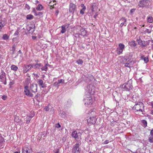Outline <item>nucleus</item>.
Returning <instances> with one entry per match:
<instances>
[{
	"label": "nucleus",
	"mask_w": 153,
	"mask_h": 153,
	"mask_svg": "<svg viewBox=\"0 0 153 153\" xmlns=\"http://www.w3.org/2000/svg\"><path fill=\"white\" fill-rule=\"evenodd\" d=\"M50 66V65L45 64L44 66L42 67L40 69L42 71H47L48 69V67Z\"/></svg>",
	"instance_id": "18"
},
{
	"label": "nucleus",
	"mask_w": 153,
	"mask_h": 153,
	"mask_svg": "<svg viewBox=\"0 0 153 153\" xmlns=\"http://www.w3.org/2000/svg\"><path fill=\"white\" fill-rule=\"evenodd\" d=\"M36 10L41 11L43 8V7L41 4H39L37 5L35 8Z\"/></svg>",
	"instance_id": "20"
},
{
	"label": "nucleus",
	"mask_w": 153,
	"mask_h": 153,
	"mask_svg": "<svg viewBox=\"0 0 153 153\" xmlns=\"http://www.w3.org/2000/svg\"><path fill=\"white\" fill-rule=\"evenodd\" d=\"M72 137L74 138L76 140V139L78 138V136L77 134H71Z\"/></svg>",
	"instance_id": "44"
},
{
	"label": "nucleus",
	"mask_w": 153,
	"mask_h": 153,
	"mask_svg": "<svg viewBox=\"0 0 153 153\" xmlns=\"http://www.w3.org/2000/svg\"><path fill=\"white\" fill-rule=\"evenodd\" d=\"M59 150L58 149H56L54 151L55 153H59Z\"/></svg>",
	"instance_id": "50"
},
{
	"label": "nucleus",
	"mask_w": 153,
	"mask_h": 153,
	"mask_svg": "<svg viewBox=\"0 0 153 153\" xmlns=\"http://www.w3.org/2000/svg\"><path fill=\"white\" fill-rule=\"evenodd\" d=\"M11 69L12 70L14 71H16L18 69V67L15 65H12L11 67Z\"/></svg>",
	"instance_id": "29"
},
{
	"label": "nucleus",
	"mask_w": 153,
	"mask_h": 153,
	"mask_svg": "<svg viewBox=\"0 0 153 153\" xmlns=\"http://www.w3.org/2000/svg\"><path fill=\"white\" fill-rule=\"evenodd\" d=\"M42 66V65L41 63H37L35 65L34 64L33 66H34L35 68L39 69L41 68Z\"/></svg>",
	"instance_id": "24"
},
{
	"label": "nucleus",
	"mask_w": 153,
	"mask_h": 153,
	"mask_svg": "<svg viewBox=\"0 0 153 153\" xmlns=\"http://www.w3.org/2000/svg\"><path fill=\"white\" fill-rule=\"evenodd\" d=\"M125 48V45L122 43H120L118 45V47L116 49L117 53L118 55L122 53Z\"/></svg>",
	"instance_id": "6"
},
{
	"label": "nucleus",
	"mask_w": 153,
	"mask_h": 153,
	"mask_svg": "<svg viewBox=\"0 0 153 153\" xmlns=\"http://www.w3.org/2000/svg\"><path fill=\"white\" fill-rule=\"evenodd\" d=\"M76 62L79 65H82L83 63V61L82 59H79L76 61Z\"/></svg>",
	"instance_id": "36"
},
{
	"label": "nucleus",
	"mask_w": 153,
	"mask_h": 153,
	"mask_svg": "<svg viewBox=\"0 0 153 153\" xmlns=\"http://www.w3.org/2000/svg\"><path fill=\"white\" fill-rule=\"evenodd\" d=\"M14 120L17 123H19L20 122V120L19 117H15Z\"/></svg>",
	"instance_id": "34"
},
{
	"label": "nucleus",
	"mask_w": 153,
	"mask_h": 153,
	"mask_svg": "<svg viewBox=\"0 0 153 153\" xmlns=\"http://www.w3.org/2000/svg\"><path fill=\"white\" fill-rule=\"evenodd\" d=\"M61 33H64L66 32V25H64L61 26Z\"/></svg>",
	"instance_id": "25"
},
{
	"label": "nucleus",
	"mask_w": 153,
	"mask_h": 153,
	"mask_svg": "<svg viewBox=\"0 0 153 153\" xmlns=\"http://www.w3.org/2000/svg\"><path fill=\"white\" fill-rule=\"evenodd\" d=\"M5 24L4 21L0 20V31H1L2 28L4 26Z\"/></svg>",
	"instance_id": "26"
},
{
	"label": "nucleus",
	"mask_w": 153,
	"mask_h": 153,
	"mask_svg": "<svg viewBox=\"0 0 153 153\" xmlns=\"http://www.w3.org/2000/svg\"><path fill=\"white\" fill-rule=\"evenodd\" d=\"M2 82H3V83L5 85L6 84V79H5L4 80H2Z\"/></svg>",
	"instance_id": "48"
},
{
	"label": "nucleus",
	"mask_w": 153,
	"mask_h": 153,
	"mask_svg": "<svg viewBox=\"0 0 153 153\" xmlns=\"http://www.w3.org/2000/svg\"><path fill=\"white\" fill-rule=\"evenodd\" d=\"M150 134H153V128L150 131Z\"/></svg>",
	"instance_id": "59"
},
{
	"label": "nucleus",
	"mask_w": 153,
	"mask_h": 153,
	"mask_svg": "<svg viewBox=\"0 0 153 153\" xmlns=\"http://www.w3.org/2000/svg\"><path fill=\"white\" fill-rule=\"evenodd\" d=\"M81 145L80 143H76L75 144L72 149V151L74 153H80L81 149L79 146Z\"/></svg>",
	"instance_id": "5"
},
{
	"label": "nucleus",
	"mask_w": 153,
	"mask_h": 153,
	"mask_svg": "<svg viewBox=\"0 0 153 153\" xmlns=\"http://www.w3.org/2000/svg\"><path fill=\"white\" fill-rule=\"evenodd\" d=\"M24 93L26 95L28 96L33 97V95L30 92L27 86H25L24 87Z\"/></svg>",
	"instance_id": "9"
},
{
	"label": "nucleus",
	"mask_w": 153,
	"mask_h": 153,
	"mask_svg": "<svg viewBox=\"0 0 153 153\" xmlns=\"http://www.w3.org/2000/svg\"><path fill=\"white\" fill-rule=\"evenodd\" d=\"M58 83L59 84L61 83H64V80L62 79H59L58 81Z\"/></svg>",
	"instance_id": "43"
},
{
	"label": "nucleus",
	"mask_w": 153,
	"mask_h": 153,
	"mask_svg": "<svg viewBox=\"0 0 153 153\" xmlns=\"http://www.w3.org/2000/svg\"><path fill=\"white\" fill-rule=\"evenodd\" d=\"M144 105L143 103L140 102L136 104L133 107L132 109L136 111L143 112L144 111Z\"/></svg>",
	"instance_id": "2"
},
{
	"label": "nucleus",
	"mask_w": 153,
	"mask_h": 153,
	"mask_svg": "<svg viewBox=\"0 0 153 153\" xmlns=\"http://www.w3.org/2000/svg\"><path fill=\"white\" fill-rule=\"evenodd\" d=\"M147 41V44H148V45H149L150 43H151V45H152V48H153V40H149Z\"/></svg>",
	"instance_id": "32"
},
{
	"label": "nucleus",
	"mask_w": 153,
	"mask_h": 153,
	"mask_svg": "<svg viewBox=\"0 0 153 153\" xmlns=\"http://www.w3.org/2000/svg\"><path fill=\"white\" fill-rule=\"evenodd\" d=\"M134 9H132L131 10V12H132L133 11H134Z\"/></svg>",
	"instance_id": "62"
},
{
	"label": "nucleus",
	"mask_w": 153,
	"mask_h": 153,
	"mask_svg": "<svg viewBox=\"0 0 153 153\" xmlns=\"http://www.w3.org/2000/svg\"><path fill=\"white\" fill-rule=\"evenodd\" d=\"M55 126L56 128H58L61 127V126L59 123H58L56 124Z\"/></svg>",
	"instance_id": "42"
},
{
	"label": "nucleus",
	"mask_w": 153,
	"mask_h": 153,
	"mask_svg": "<svg viewBox=\"0 0 153 153\" xmlns=\"http://www.w3.org/2000/svg\"><path fill=\"white\" fill-rule=\"evenodd\" d=\"M104 129V128H100L99 129V132L100 133H104V132H103L102 131V130Z\"/></svg>",
	"instance_id": "41"
},
{
	"label": "nucleus",
	"mask_w": 153,
	"mask_h": 153,
	"mask_svg": "<svg viewBox=\"0 0 153 153\" xmlns=\"http://www.w3.org/2000/svg\"><path fill=\"white\" fill-rule=\"evenodd\" d=\"M66 25V28H68L69 26V24H68L67 25Z\"/></svg>",
	"instance_id": "55"
},
{
	"label": "nucleus",
	"mask_w": 153,
	"mask_h": 153,
	"mask_svg": "<svg viewBox=\"0 0 153 153\" xmlns=\"http://www.w3.org/2000/svg\"><path fill=\"white\" fill-rule=\"evenodd\" d=\"M84 102L85 105L88 107H90L93 102L91 95H88L86 96L84 100Z\"/></svg>",
	"instance_id": "1"
},
{
	"label": "nucleus",
	"mask_w": 153,
	"mask_h": 153,
	"mask_svg": "<svg viewBox=\"0 0 153 153\" xmlns=\"http://www.w3.org/2000/svg\"><path fill=\"white\" fill-rule=\"evenodd\" d=\"M147 22L152 23L153 22V18L151 16H149L147 18Z\"/></svg>",
	"instance_id": "19"
},
{
	"label": "nucleus",
	"mask_w": 153,
	"mask_h": 153,
	"mask_svg": "<svg viewBox=\"0 0 153 153\" xmlns=\"http://www.w3.org/2000/svg\"><path fill=\"white\" fill-rule=\"evenodd\" d=\"M97 119L94 117H90L87 120V122L89 124H94L95 123Z\"/></svg>",
	"instance_id": "10"
},
{
	"label": "nucleus",
	"mask_w": 153,
	"mask_h": 153,
	"mask_svg": "<svg viewBox=\"0 0 153 153\" xmlns=\"http://www.w3.org/2000/svg\"><path fill=\"white\" fill-rule=\"evenodd\" d=\"M120 21L121 23L120 24V26L121 27H122L123 25L126 26V19L125 18H122L120 20Z\"/></svg>",
	"instance_id": "15"
},
{
	"label": "nucleus",
	"mask_w": 153,
	"mask_h": 153,
	"mask_svg": "<svg viewBox=\"0 0 153 153\" xmlns=\"http://www.w3.org/2000/svg\"><path fill=\"white\" fill-rule=\"evenodd\" d=\"M56 14L57 15L59 13V11L58 10H56Z\"/></svg>",
	"instance_id": "60"
},
{
	"label": "nucleus",
	"mask_w": 153,
	"mask_h": 153,
	"mask_svg": "<svg viewBox=\"0 0 153 153\" xmlns=\"http://www.w3.org/2000/svg\"><path fill=\"white\" fill-rule=\"evenodd\" d=\"M45 110L46 111H48L49 110V108H48V106H46L45 108Z\"/></svg>",
	"instance_id": "47"
},
{
	"label": "nucleus",
	"mask_w": 153,
	"mask_h": 153,
	"mask_svg": "<svg viewBox=\"0 0 153 153\" xmlns=\"http://www.w3.org/2000/svg\"><path fill=\"white\" fill-rule=\"evenodd\" d=\"M82 33H84V34H83V33H81V35L83 36H84L85 34V31L84 30H83L82 31Z\"/></svg>",
	"instance_id": "49"
},
{
	"label": "nucleus",
	"mask_w": 153,
	"mask_h": 153,
	"mask_svg": "<svg viewBox=\"0 0 153 153\" xmlns=\"http://www.w3.org/2000/svg\"><path fill=\"white\" fill-rule=\"evenodd\" d=\"M2 98L3 100H5L7 98V96L6 95H3L2 96Z\"/></svg>",
	"instance_id": "45"
},
{
	"label": "nucleus",
	"mask_w": 153,
	"mask_h": 153,
	"mask_svg": "<svg viewBox=\"0 0 153 153\" xmlns=\"http://www.w3.org/2000/svg\"><path fill=\"white\" fill-rule=\"evenodd\" d=\"M36 37L35 36H32L33 39H34V40L35 39H36Z\"/></svg>",
	"instance_id": "56"
},
{
	"label": "nucleus",
	"mask_w": 153,
	"mask_h": 153,
	"mask_svg": "<svg viewBox=\"0 0 153 153\" xmlns=\"http://www.w3.org/2000/svg\"><path fill=\"white\" fill-rule=\"evenodd\" d=\"M151 32V29H146L144 31L143 33L144 34L150 33Z\"/></svg>",
	"instance_id": "31"
},
{
	"label": "nucleus",
	"mask_w": 153,
	"mask_h": 153,
	"mask_svg": "<svg viewBox=\"0 0 153 153\" xmlns=\"http://www.w3.org/2000/svg\"><path fill=\"white\" fill-rule=\"evenodd\" d=\"M59 84V83H58V82H56L54 83V85L55 86H56L58 85Z\"/></svg>",
	"instance_id": "53"
},
{
	"label": "nucleus",
	"mask_w": 153,
	"mask_h": 153,
	"mask_svg": "<svg viewBox=\"0 0 153 153\" xmlns=\"http://www.w3.org/2000/svg\"><path fill=\"white\" fill-rule=\"evenodd\" d=\"M22 153H30L31 151V148L28 146L25 145L22 148Z\"/></svg>",
	"instance_id": "8"
},
{
	"label": "nucleus",
	"mask_w": 153,
	"mask_h": 153,
	"mask_svg": "<svg viewBox=\"0 0 153 153\" xmlns=\"http://www.w3.org/2000/svg\"><path fill=\"white\" fill-rule=\"evenodd\" d=\"M97 16V14H95L94 16V17L95 18H96Z\"/></svg>",
	"instance_id": "58"
},
{
	"label": "nucleus",
	"mask_w": 153,
	"mask_h": 153,
	"mask_svg": "<svg viewBox=\"0 0 153 153\" xmlns=\"http://www.w3.org/2000/svg\"><path fill=\"white\" fill-rule=\"evenodd\" d=\"M34 64H30L29 65H24L23 72L26 73L27 71L30 70L33 67Z\"/></svg>",
	"instance_id": "7"
},
{
	"label": "nucleus",
	"mask_w": 153,
	"mask_h": 153,
	"mask_svg": "<svg viewBox=\"0 0 153 153\" xmlns=\"http://www.w3.org/2000/svg\"><path fill=\"white\" fill-rule=\"evenodd\" d=\"M137 41L138 44L140 45L142 47V45H143V41L141 40L140 38L137 39Z\"/></svg>",
	"instance_id": "28"
},
{
	"label": "nucleus",
	"mask_w": 153,
	"mask_h": 153,
	"mask_svg": "<svg viewBox=\"0 0 153 153\" xmlns=\"http://www.w3.org/2000/svg\"><path fill=\"white\" fill-rule=\"evenodd\" d=\"M30 88L32 92L34 93L36 92L37 89V84L33 83L31 84L30 85Z\"/></svg>",
	"instance_id": "12"
},
{
	"label": "nucleus",
	"mask_w": 153,
	"mask_h": 153,
	"mask_svg": "<svg viewBox=\"0 0 153 153\" xmlns=\"http://www.w3.org/2000/svg\"><path fill=\"white\" fill-rule=\"evenodd\" d=\"M34 115V113L33 112V113L31 114L30 115V116H29V117H30V119H31V118L33 117Z\"/></svg>",
	"instance_id": "46"
},
{
	"label": "nucleus",
	"mask_w": 153,
	"mask_h": 153,
	"mask_svg": "<svg viewBox=\"0 0 153 153\" xmlns=\"http://www.w3.org/2000/svg\"><path fill=\"white\" fill-rule=\"evenodd\" d=\"M130 44L131 45H133L134 46H135L136 45L135 41H133L130 42Z\"/></svg>",
	"instance_id": "40"
},
{
	"label": "nucleus",
	"mask_w": 153,
	"mask_h": 153,
	"mask_svg": "<svg viewBox=\"0 0 153 153\" xmlns=\"http://www.w3.org/2000/svg\"><path fill=\"white\" fill-rule=\"evenodd\" d=\"M72 134H77V132L76 131H73V133H72Z\"/></svg>",
	"instance_id": "54"
},
{
	"label": "nucleus",
	"mask_w": 153,
	"mask_h": 153,
	"mask_svg": "<svg viewBox=\"0 0 153 153\" xmlns=\"http://www.w3.org/2000/svg\"><path fill=\"white\" fill-rule=\"evenodd\" d=\"M19 30H20V29L19 28H18L17 29L16 31L14 33V36H17L18 35L19 33Z\"/></svg>",
	"instance_id": "37"
},
{
	"label": "nucleus",
	"mask_w": 153,
	"mask_h": 153,
	"mask_svg": "<svg viewBox=\"0 0 153 153\" xmlns=\"http://www.w3.org/2000/svg\"><path fill=\"white\" fill-rule=\"evenodd\" d=\"M16 49V47L15 45H13L12 47V51H13V54H14V52Z\"/></svg>",
	"instance_id": "39"
},
{
	"label": "nucleus",
	"mask_w": 153,
	"mask_h": 153,
	"mask_svg": "<svg viewBox=\"0 0 153 153\" xmlns=\"http://www.w3.org/2000/svg\"><path fill=\"white\" fill-rule=\"evenodd\" d=\"M9 37L6 34H4L2 37V39L4 40H7L9 39Z\"/></svg>",
	"instance_id": "33"
},
{
	"label": "nucleus",
	"mask_w": 153,
	"mask_h": 153,
	"mask_svg": "<svg viewBox=\"0 0 153 153\" xmlns=\"http://www.w3.org/2000/svg\"><path fill=\"white\" fill-rule=\"evenodd\" d=\"M149 1L147 0H140L138 2V6L141 8L146 7L149 5Z\"/></svg>",
	"instance_id": "4"
},
{
	"label": "nucleus",
	"mask_w": 153,
	"mask_h": 153,
	"mask_svg": "<svg viewBox=\"0 0 153 153\" xmlns=\"http://www.w3.org/2000/svg\"><path fill=\"white\" fill-rule=\"evenodd\" d=\"M93 87L91 85H89L87 86V91L88 92V93L89 94V95H91V94H93L94 93V90L93 88Z\"/></svg>",
	"instance_id": "13"
},
{
	"label": "nucleus",
	"mask_w": 153,
	"mask_h": 153,
	"mask_svg": "<svg viewBox=\"0 0 153 153\" xmlns=\"http://www.w3.org/2000/svg\"><path fill=\"white\" fill-rule=\"evenodd\" d=\"M81 6L82 7V8L80 11V13L82 14H83L84 13V12L86 9V7L83 4H81Z\"/></svg>",
	"instance_id": "21"
},
{
	"label": "nucleus",
	"mask_w": 153,
	"mask_h": 153,
	"mask_svg": "<svg viewBox=\"0 0 153 153\" xmlns=\"http://www.w3.org/2000/svg\"><path fill=\"white\" fill-rule=\"evenodd\" d=\"M33 16L30 14L28 15L27 16L26 18L27 19H32L33 18Z\"/></svg>",
	"instance_id": "35"
},
{
	"label": "nucleus",
	"mask_w": 153,
	"mask_h": 153,
	"mask_svg": "<svg viewBox=\"0 0 153 153\" xmlns=\"http://www.w3.org/2000/svg\"><path fill=\"white\" fill-rule=\"evenodd\" d=\"M37 83L42 88H44L46 87V85L43 83V81L42 79H39L37 81Z\"/></svg>",
	"instance_id": "17"
},
{
	"label": "nucleus",
	"mask_w": 153,
	"mask_h": 153,
	"mask_svg": "<svg viewBox=\"0 0 153 153\" xmlns=\"http://www.w3.org/2000/svg\"><path fill=\"white\" fill-rule=\"evenodd\" d=\"M20 153V152H14V153Z\"/></svg>",
	"instance_id": "64"
},
{
	"label": "nucleus",
	"mask_w": 153,
	"mask_h": 153,
	"mask_svg": "<svg viewBox=\"0 0 153 153\" xmlns=\"http://www.w3.org/2000/svg\"><path fill=\"white\" fill-rule=\"evenodd\" d=\"M147 41H144L143 45H142V47H146L148 45L147 44Z\"/></svg>",
	"instance_id": "38"
},
{
	"label": "nucleus",
	"mask_w": 153,
	"mask_h": 153,
	"mask_svg": "<svg viewBox=\"0 0 153 153\" xmlns=\"http://www.w3.org/2000/svg\"><path fill=\"white\" fill-rule=\"evenodd\" d=\"M151 105L153 107V102H152L151 103Z\"/></svg>",
	"instance_id": "63"
},
{
	"label": "nucleus",
	"mask_w": 153,
	"mask_h": 153,
	"mask_svg": "<svg viewBox=\"0 0 153 153\" xmlns=\"http://www.w3.org/2000/svg\"><path fill=\"white\" fill-rule=\"evenodd\" d=\"M134 63V62L133 61H128L125 64V66L126 67L129 68L132 67H133Z\"/></svg>",
	"instance_id": "16"
},
{
	"label": "nucleus",
	"mask_w": 153,
	"mask_h": 153,
	"mask_svg": "<svg viewBox=\"0 0 153 153\" xmlns=\"http://www.w3.org/2000/svg\"><path fill=\"white\" fill-rule=\"evenodd\" d=\"M25 122L26 123H28L30 120V117L29 116H27L26 118H25Z\"/></svg>",
	"instance_id": "30"
},
{
	"label": "nucleus",
	"mask_w": 153,
	"mask_h": 153,
	"mask_svg": "<svg viewBox=\"0 0 153 153\" xmlns=\"http://www.w3.org/2000/svg\"><path fill=\"white\" fill-rule=\"evenodd\" d=\"M76 9V5L72 3H70L69 5V11L70 12L73 13Z\"/></svg>",
	"instance_id": "11"
},
{
	"label": "nucleus",
	"mask_w": 153,
	"mask_h": 153,
	"mask_svg": "<svg viewBox=\"0 0 153 153\" xmlns=\"http://www.w3.org/2000/svg\"><path fill=\"white\" fill-rule=\"evenodd\" d=\"M109 143V141L108 140H106L104 142V144H108Z\"/></svg>",
	"instance_id": "51"
},
{
	"label": "nucleus",
	"mask_w": 153,
	"mask_h": 153,
	"mask_svg": "<svg viewBox=\"0 0 153 153\" xmlns=\"http://www.w3.org/2000/svg\"><path fill=\"white\" fill-rule=\"evenodd\" d=\"M25 7L27 8V9L29 10L30 9V7L27 5L26 4L25 5Z\"/></svg>",
	"instance_id": "52"
},
{
	"label": "nucleus",
	"mask_w": 153,
	"mask_h": 153,
	"mask_svg": "<svg viewBox=\"0 0 153 153\" xmlns=\"http://www.w3.org/2000/svg\"><path fill=\"white\" fill-rule=\"evenodd\" d=\"M0 79L1 81H2V80L6 79L5 73L2 70L0 71Z\"/></svg>",
	"instance_id": "14"
},
{
	"label": "nucleus",
	"mask_w": 153,
	"mask_h": 153,
	"mask_svg": "<svg viewBox=\"0 0 153 153\" xmlns=\"http://www.w3.org/2000/svg\"><path fill=\"white\" fill-rule=\"evenodd\" d=\"M89 153H95V151H94L93 152H89Z\"/></svg>",
	"instance_id": "61"
},
{
	"label": "nucleus",
	"mask_w": 153,
	"mask_h": 153,
	"mask_svg": "<svg viewBox=\"0 0 153 153\" xmlns=\"http://www.w3.org/2000/svg\"><path fill=\"white\" fill-rule=\"evenodd\" d=\"M122 88L123 90L125 91H129L132 88V85L130 81L125 83L122 85Z\"/></svg>",
	"instance_id": "3"
},
{
	"label": "nucleus",
	"mask_w": 153,
	"mask_h": 153,
	"mask_svg": "<svg viewBox=\"0 0 153 153\" xmlns=\"http://www.w3.org/2000/svg\"><path fill=\"white\" fill-rule=\"evenodd\" d=\"M32 10L35 16H41L42 14V13L41 12H37L35 8H33Z\"/></svg>",
	"instance_id": "22"
},
{
	"label": "nucleus",
	"mask_w": 153,
	"mask_h": 153,
	"mask_svg": "<svg viewBox=\"0 0 153 153\" xmlns=\"http://www.w3.org/2000/svg\"><path fill=\"white\" fill-rule=\"evenodd\" d=\"M39 35L38 37L39 38H40L42 37V36L41 35Z\"/></svg>",
	"instance_id": "57"
},
{
	"label": "nucleus",
	"mask_w": 153,
	"mask_h": 153,
	"mask_svg": "<svg viewBox=\"0 0 153 153\" xmlns=\"http://www.w3.org/2000/svg\"><path fill=\"white\" fill-rule=\"evenodd\" d=\"M141 124L143 127H146L147 125V121L145 120H141Z\"/></svg>",
	"instance_id": "27"
},
{
	"label": "nucleus",
	"mask_w": 153,
	"mask_h": 153,
	"mask_svg": "<svg viewBox=\"0 0 153 153\" xmlns=\"http://www.w3.org/2000/svg\"><path fill=\"white\" fill-rule=\"evenodd\" d=\"M141 59L144 60V62L147 63L149 62V58L148 57H145L143 55L141 56Z\"/></svg>",
	"instance_id": "23"
}]
</instances>
